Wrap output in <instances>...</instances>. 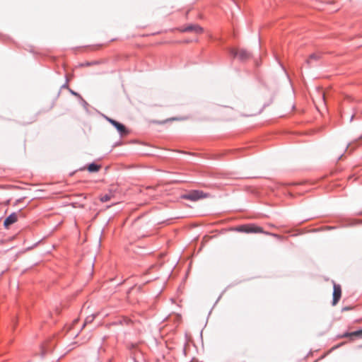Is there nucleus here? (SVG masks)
Segmentation results:
<instances>
[{"label":"nucleus","mask_w":362,"mask_h":362,"mask_svg":"<svg viewBox=\"0 0 362 362\" xmlns=\"http://www.w3.org/2000/svg\"><path fill=\"white\" fill-rule=\"evenodd\" d=\"M184 32H194L195 33H202L203 28L198 25H189L183 29Z\"/></svg>","instance_id":"7"},{"label":"nucleus","mask_w":362,"mask_h":362,"mask_svg":"<svg viewBox=\"0 0 362 362\" xmlns=\"http://www.w3.org/2000/svg\"><path fill=\"white\" fill-rule=\"evenodd\" d=\"M351 336H355V337H361L362 336V329L358 330L356 332H353L351 333H346L344 337H351Z\"/></svg>","instance_id":"12"},{"label":"nucleus","mask_w":362,"mask_h":362,"mask_svg":"<svg viewBox=\"0 0 362 362\" xmlns=\"http://www.w3.org/2000/svg\"><path fill=\"white\" fill-rule=\"evenodd\" d=\"M112 195L111 194H105L100 197V201L103 202H107L111 199Z\"/></svg>","instance_id":"14"},{"label":"nucleus","mask_w":362,"mask_h":362,"mask_svg":"<svg viewBox=\"0 0 362 362\" xmlns=\"http://www.w3.org/2000/svg\"><path fill=\"white\" fill-rule=\"evenodd\" d=\"M230 52L233 57H238L240 61L247 60L251 57L250 53L243 49L240 50L232 49Z\"/></svg>","instance_id":"2"},{"label":"nucleus","mask_w":362,"mask_h":362,"mask_svg":"<svg viewBox=\"0 0 362 362\" xmlns=\"http://www.w3.org/2000/svg\"><path fill=\"white\" fill-rule=\"evenodd\" d=\"M349 308H343L344 310H349Z\"/></svg>","instance_id":"20"},{"label":"nucleus","mask_w":362,"mask_h":362,"mask_svg":"<svg viewBox=\"0 0 362 362\" xmlns=\"http://www.w3.org/2000/svg\"><path fill=\"white\" fill-rule=\"evenodd\" d=\"M105 118L107 121H108L111 124H112L116 128V129L118 131L120 135L122 136L128 133V130L123 124L107 116H105Z\"/></svg>","instance_id":"3"},{"label":"nucleus","mask_w":362,"mask_h":362,"mask_svg":"<svg viewBox=\"0 0 362 362\" xmlns=\"http://www.w3.org/2000/svg\"><path fill=\"white\" fill-rule=\"evenodd\" d=\"M342 156H343V155H340V156H338L337 158L341 159V158H342Z\"/></svg>","instance_id":"19"},{"label":"nucleus","mask_w":362,"mask_h":362,"mask_svg":"<svg viewBox=\"0 0 362 362\" xmlns=\"http://www.w3.org/2000/svg\"><path fill=\"white\" fill-rule=\"evenodd\" d=\"M235 230L238 231V232H243V233H265V234L271 235H273V236H275V237H279L276 234H272V233H267V232L264 231L262 228H261L259 226H256L255 224L242 225V226H240L237 227L235 228Z\"/></svg>","instance_id":"1"},{"label":"nucleus","mask_w":362,"mask_h":362,"mask_svg":"<svg viewBox=\"0 0 362 362\" xmlns=\"http://www.w3.org/2000/svg\"><path fill=\"white\" fill-rule=\"evenodd\" d=\"M333 301L332 305H335L339 300L341 296V286L339 284H334L333 286Z\"/></svg>","instance_id":"5"},{"label":"nucleus","mask_w":362,"mask_h":362,"mask_svg":"<svg viewBox=\"0 0 362 362\" xmlns=\"http://www.w3.org/2000/svg\"><path fill=\"white\" fill-rule=\"evenodd\" d=\"M319 59H320V55L317 54L315 53H313L310 55L309 58L306 61V63L308 65H310L312 64L313 61H314V60L316 61V60H318Z\"/></svg>","instance_id":"10"},{"label":"nucleus","mask_w":362,"mask_h":362,"mask_svg":"<svg viewBox=\"0 0 362 362\" xmlns=\"http://www.w3.org/2000/svg\"><path fill=\"white\" fill-rule=\"evenodd\" d=\"M69 90L71 95L76 96L78 98H81V95L78 93L75 92L74 90H71V88H69Z\"/></svg>","instance_id":"16"},{"label":"nucleus","mask_w":362,"mask_h":362,"mask_svg":"<svg viewBox=\"0 0 362 362\" xmlns=\"http://www.w3.org/2000/svg\"><path fill=\"white\" fill-rule=\"evenodd\" d=\"M79 99L81 100V105L86 109L88 106V103L85 100H83L81 96V98H79Z\"/></svg>","instance_id":"15"},{"label":"nucleus","mask_w":362,"mask_h":362,"mask_svg":"<svg viewBox=\"0 0 362 362\" xmlns=\"http://www.w3.org/2000/svg\"><path fill=\"white\" fill-rule=\"evenodd\" d=\"M357 144L358 145H362V135L354 142L349 144V145L346 146V148H351L353 144Z\"/></svg>","instance_id":"13"},{"label":"nucleus","mask_w":362,"mask_h":362,"mask_svg":"<svg viewBox=\"0 0 362 362\" xmlns=\"http://www.w3.org/2000/svg\"><path fill=\"white\" fill-rule=\"evenodd\" d=\"M177 154L180 156H192L194 157H203V156L200 153H187L185 151H179L176 153Z\"/></svg>","instance_id":"11"},{"label":"nucleus","mask_w":362,"mask_h":362,"mask_svg":"<svg viewBox=\"0 0 362 362\" xmlns=\"http://www.w3.org/2000/svg\"><path fill=\"white\" fill-rule=\"evenodd\" d=\"M17 220L18 214L16 213H13L5 219L4 225L6 228H8L10 225L16 223Z\"/></svg>","instance_id":"6"},{"label":"nucleus","mask_w":362,"mask_h":362,"mask_svg":"<svg viewBox=\"0 0 362 362\" xmlns=\"http://www.w3.org/2000/svg\"><path fill=\"white\" fill-rule=\"evenodd\" d=\"M62 88H69L68 86V81L66 80V83L62 86Z\"/></svg>","instance_id":"17"},{"label":"nucleus","mask_w":362,"mask_h":362,"mask_svg":"<svg viewBox=\"0 0 362 362\" xmlns=\"http://www.w3.org/2000/svg\"><path fill=\"white\" fill-rule=\"evenodd\" d=\"M354 117V115H352V116L351 117V118H350V122L353 121Z\"/></svg>","instance_id":"18"},{"label":"nucleus","mask_w":362,"mask_h":362,"mask_svg":"<svg viewBox=\"0 0 362 362\" xmlns=\"http://www.w3.org/2000/svg\"><path fill=\"white\" fill-rule=\"evenodd\" d=\"M203 197H204V195L203 192L200 191H192L182 196V198L192 201H197Z\"/></svg>","instance_id":"4"},{"label":"nucleus","mask_w":362,"mask_h":362,"mask_svg":"<svg viewBox=\"0 0 362 362\" xmlns=\"http://www.w3.org/2000/svg\"><path fill=\"white\" fill-rule=\"evenodd\" d=\"M101 167V165L93 163L82 170H87L89 173H96L100 170Z\"/></svg>","instance_id":"8"},{"label":"nucleus","mask_w":362,"mask_h":362,"mask_svg":"<svg viewBox=\"0 0 362 362\" xmlns=\"http://www.w3.org/2000/svg\"><path fill=\"white\" fill-rule=\"evenodd\" d=\"M235 152H238L237 151H224L218 155H216L214 156V158H219L221 157H223V156H235L237 157H244V156H246V155H242V154H235Z\"/></svg>","instance_id":"9"}]
</instances>
